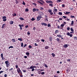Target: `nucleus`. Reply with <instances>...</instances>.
<instances>
[{"mask_svg": "<svg viewBox=\"0 0 77 77\" xmlns=\"http://www.w3.org/2000/svg\"><path fill=\"white\" fill-rule=\"evenodd\" d=\"M5 63L6 64V66L7 68H8L9 66H10V63L8 61H6L5 62Z\"/></svg>", "mask_w": 77, "mask_h": 77, "instance_id": "obj_1", "label": "nucleus"}, {"mask_svg": "<svg viewBox=\"0 0 77 77\" xmlns=\"http://www.w3.org/2000/svg\"><path fill=\"white\" fill-rule=\"evenodd\" d=\"M17 71L19 74V73H20V74L22 75V74H23V73H22V72L21 71V70L20 68H18L17 70Z\"/></svg>", "mask_w": 77, "mask_h": 77, "instance_id": "obj_2", "label": "nucleus"}, {"mask_svg": "<svg viewBox=\"0 0 77 77\" xmlns=\"http://www.w3.org/2000/svg\"><path fill=\"white\" fill-rule=\"evenodd\" d=\"M1 57H2V59L3 60H5V57H3V54L2 53L1 54Z\"/></svg>", "mask_w": 77, "mask_h": 77, "instance_id": "obj_3", "label": "nucleus"}, {"mask_svg": "<svg viewBox=\"0 0 77 77\" xmlns=\"http://www.w3.org/2000/svg\"><path fill=\"white\" fill-rule=\"evenodd\" d=\"M46 2L47 3H53L51 1H46Z\"/></svg>", "mask_w": 77, "mask_h": 77, "instance_id": "obj_4", "label": "nucleus"}, {"mask_svg": "<svg viewBox=\"0 0 77 77\" xmlns=\"http://www.w3.org/2000/svg\"><path fill=\"white\" fill-rule=\"evenodd\" d=\"M41 20V17L39 16H38L37 17V21H39Z\"/></svg>", "mask_w": 77, "mask_h": 77, "instance_id": "obj_5", "label": "nucleus"}, {"mask_svg": "<svg viewBox=\"0 0 77 77\" xmlns=\"http://www.w3.org/2000/svg\"><path fill=\"white\" fill-rule=\"evenodd\" d=\"M64 25H65V24H63L61 25L60 27V29H62L63 28V26H64Z\"/></svg>", "mask_w": 77, "mask_h": 77, "instance_id": "obj_6", "label": "nucleus"}, {"mask_svg": "<svg viewBox=\"0 0 77 77\" xmlns=\"http://www.w3.org/2000/svg\"><path fill=\"white\" fill-rule=\"evenodd\" d=\"M42 25H44V26H47V24L46 23H41Z\"/></svg>", "mask_w": 77, "mask_h": 77, "instance_id": "obj_7", "label": "nucleus"}, {"mask_svg": "<svg viewBox=\"0 0 77 77\" xmlns=\"http://www.w3.org/2000/svg\"><path fill=\"white\" fill-rule=\"evenodd\" d=\"M6 26V23H4L2 25V29H3L5 28V27Z\"/></svg>", "mask_w": 77, "mask_h": 77, "instance_id": "obj_8", "label": "nucleus"}, {"mask_svg": "<svg viewBox=\"0 0 77 77\" xmlns=\"http://www.w3.org/2000/svg\"><path fill=\"white\" fill-rule=\"evenodd\" d=\"M68 36H69L70 37H72V34H69V32H68Z\"/></svg>", "mask_w": 77, "mask_h": 77, "instance_id": "obj_9", "label": "nucleus"}, {"mask_svg": "<svg viewBox=\"0 0 77 77\" xmlns=\"http://www.w3.org/2000/svg\"><path fill=\"white\" fill-rule=\"evenodd\" d=\"M49 39L50 41H52L53 39V38L51 36L49 37Z\"/></svg>", "mask_w": 77, "mask_h": 77, "instance_id": "obj_10", "label": "nucleus"}, {"mask_svg": "<svg viewBox=\"0 0 77 77\" xmlns=\"http://www.w3.org/2000/svg\"><path fill=\"white\" fill-rule=\"evenodd\" d=\"M36 68V66H31L29 69H33V68Z\"/></svg>", "mask_w": 77, "mask_h": 77, "instance_id": "obj_11", "label": "nucleus"}, {"mask_svg": "<svg viewBox=\"0 0 77 77\" xmlns=\"http://www.w3.org/2000/svg\"><path fill=\"white\" fill-rule=\"evenodd\" d=\"M48 12H49V13H50L51 12H52V10L51 9H48Z\"/></svg>", "mask_w": 77, "mask_h": 77, "instance_id": "obj_12", "label": "nucleus"}, {"mask_svg": "<svg viewBox=\"0 0 77 77\" xmlns=\"http://www.w3.org/2000/svg\"><path fill=\"white\" fill-rule=\"evenodd\" d=\"M9 24H14V21H10L9 22Z\"/></svg>", "mask_w": 77, "mask_h": 77, "instance_id": "obj_13", "label": "nucleus"}, {"mask_svg": "<svg viewBox=\"0 0 77 77\" xmlns=\"http://www.w3.org/2000/svg\"><path fill=\"white\" fill-rule=\"evenodd\" d=\"M38 3H40V4H41L42 5H43V3H42L41 2H40L39 1H37Z\"/></svg>", "mask_w": 77, "mask_h": 77, "instance_id": "obj_14", "label": "nucleus"}, {"mask_svg": "<svg viewBox=\"0 0 77 77\" xmlns=\"http://www.w3.org/2000/svg\"><path fill=\"white\" fill-rule=\"evenodd\" d=\"M63 47H64V48H67V47H68V45L65 44L63 45Z\"/></svg>", "mask_w": 77, "mask_h": 77, "instance_id": "obj_15", "label": "nucleus"}, {"mask_svg": "<svg viewBox=\"0 0 77 77\" xmlns=\"http://www.w3.org/2000/svg\"><path fill=\"white\" fill-rule=\"evenodd\" d=\"M11 41L13 42H15V41H16V40H15V39H13L11 40Z\"/></svg>", "mask_w": 77, "mask_h": 77, "instance_id": "obj_16", "label": "nucleus"}, {"mask_svg": "<svg viewBox=\"0 0 77 77\" xmlns=\"http://www.w3.org/2000/svg\"><path fill=\"white\" fill-rule=\"evenodd\" d=\"M18 26H19V27H20V30H23V27H22V26H20V25H18Z\"/></svg>", "mask_w": 77, "mask_h": 77, "instance_id": "obj_17", "label": "nucleus"}, {"mask_svg": "<svg viewBox=\"0 0 77 77\" xmlns=\"http://www.w3.org/2000/svg\"><path fill=\"white\" fill-rule=\"evenodd\" d=\"M59 33V30H57L55 31V34H56V33Z\"/></svg>", "mask_w": 77, "mask_h": 77, "instance_id": "obj_18", "label": "nucleus"}, {"mask_svg": "<svg viewBox=\"0 0 77 77\" xmlns=\"http://www.w3.org/2000/svg\"><path fill=\"white\" fill-rule=\"evenodd\" d=\"M56 40L58 42H59L60 41V39L59 38H57L56 39Z\"/></svg>", "mask_w": 77, "mask_h": 77, "instance_id": "obj_19", "label": "nucleus"}, {"mask_svg": "<svg viewBox=\"0 0 77 77\" xmlns=\"http://www.w3.org/2000/svg\"><path fill=\"white\" fill-rule=\"evenodd\" d=\"M51 55L53 56L54 57L55 56H56V55H55V54H54V53H52L51 54Z\"/></svg>", "mask_w": 77, "mask_h": 77, "instance_id": "obj_20", "label": "nucleus"}, {"mask_svg": "<svg viewBox=\"0 0 77 77\" xmlns=\"http://www.w3.org/2000/svg\"><path fill=\"white\" fill-rule=\"evenodd\" d=\"M18 40H19V41H22L23 40L22 39V38H18Z\"/></svg>", "mask_w": 77, "mask_h": 77, "instance_id": "obj_21", "label": "nucleus"}, {"mask_svg": "<svg viewBox=\"0 0 77 77\" xmlns=\"http://www.w3.org/2000/svg\"><path fill=\"white\" fill-rule=\"evenodd\" d=\"M2 19H6V17L5 16H3L2 18Z\"/></svg>", "mask_w": 77, "mask_h": 77, "instance_id": "obj_22", "label": "nucleus"}, {"mask_svg": "<svg viewBox=\"0 0 77 77\" xmlns=\"http://www.w3.org/2000/svg\"><path fill=\"white\" fill-rule=\"evenodd\" d=\"M19 19L20 20H23V21L24 20V18H23V17H20Z\"/></svg>", "mask_w": 77, "mask_h": 77, "instance_id": "obj_23", "label": "nucleus"}, {"mask_svg": "<svg viewBox=\"0 0 77 77\" xmlns=\"http://www.w3.org/2000/svg\"><path fill=\"white\" fill-rule=\"evenodd\" d=\"M10 71L12 72V71H14V69L13 68H11L10 69Z\"/></svg>", "mask_w": 77, "mask_h": 77, "instance_id": "obj_24", "label": "nucleus"}, {"mask_svg": "<svg viewBox=\"0 0 77 77\" xmlns=\"http://www.w3.org/2000/svg\"><path fill=\"white\" fill-rule=\"evenodd\" d=\"M39 1L40 2H42V3H45V2H44V1L42 0H39Z\"/></svg>", "mask_w": 77, "mask_h": 77, "instance_id": "obj_25", "label": "nucleus"}, {"mask_svg": "<svg viewBox=\"0 0 77 77\" xmlns=\"http://www.w3.org/2000/svg\"><path fill=\"white\" fill-rule=\"evenodd\" d=\"M74 39L75 40H77V36L74 37Z\"/></svg>", "mask_w": 77, "mask_h": 77, "instance_id": "obj_26", "label": "nucleus"}, {"mask_svg": "<svg viewBox=\"0 0 77 77\" xmlns=\"http://www.w3.org/2000/svg\"><path fill=\"white\" fill-rule=\"evenodd\" d=\"M48 27H51V25L50 23H48Z\"/></svg>", "mask_w": 77, "mask_h": 77, "instance_id": "obj_27", "label": "nucleus"}, {"mask_svg": "<svg viewBox=\"0 0 77 77\" xmlns=\"http://www.w3.org/2000/svg\"><path fill=\"white\" fill-rule=\"evenodd\" d=\"M25 11H26V12H28V11H29V9H28V8H26L25 9Z\"/></svg>", "mask_w": 77, "mask_h": 77, "instance_id": "obj_28", "label": "nucleus"}, {"mask_svg": "<svg viewBox=\"0 0 77 77\" xmlns=\"http://www.w3.org/2000/svg\"><path fill=\"white\" fill-rule=\"evenodd\" d=\"M31 20H32V21H35V19L34 18L32 17L31 19Z\"/></svg>", "mask_w": 77, "mask_h": 77, "instance_id": "obj_29", "label": "nucleus"}, {"mask_svg": "<svg viewBox=\"0 0 77 77\" xmlns=\"http://www.w3.org/2000/svg\"><path fill=\"white\" fill-rule=\"evenodd\" d=\"M58 14L59 15H62V13L61 12H59L58 13Z\"/></svg>", "mask_w": 77, "mask_h": 77, "instance_id": "obj_30", "label": "nucleus"}, {"mask_svg": "<svg viewBox=\"0 0 77 77\" xmlns=\"http://www.w3.org/2000/svg\"><path fill=\"white\" fill-rule=\"evenodd\" d=\"M48 46H46L45 47V49H48Z\"/></svg>", "mask_w": 77, "mask_h": 77, "instance_id": "obj_31", "label": "nucleus"}, {"mask_svg": "<svg viewBox=\"0 0 77 77\" xmlns=\"http://www.w3.org/2000/svg\"><path fill=\"white\" fill-rule=\"evenodd\" d=\"M3 21H7V19H3Z\"/></svg>", "mask_w": 77, "mask_h": 77, "instance_id": "obj_32", "label": "nucleus"}, {"mask_svg": "<svg viewBox=\"0 0 77 77\" xmlns=\"http://www.w3.org/2000/svg\"><path fill=\"white\" fill-rule=\"evenodd\" d=\"M29 48H32V46H31V45H29Z\"/></svg>", "mask_w": 77, "mask_h": 77, "instance_id": "obj_33", "label": "nucleus"}, {"mask_svg": "<svg viewBox=\"0 0 77 77\" xmlns=\"http://www.w3.org/2000/svg\"><path fill=\"white\" fill-rule=\"evenodd\" d=\"M27 35H30V32L29 31H28L27 32Z\"/></svg>", "mask_w": 77, "mask_h": 77, "instance_id": "obj_34", "label": "nucleus"}, {"mask_svg": "<svg viewBox=\"0 0 77 77\" xmlns=\"http://www.w3.org/2000/svg\"><path fill=\"white\" fill-rule=\"evenodd\" d=\"M74 24V21H72L71 23V25H73Z\"/></svg>", "mask_w": 77, "mask_h": 77, "instance_id": "obj_35", "label": "nucleus"}, {"mask_svg": "<svg viewBox=\"0 0 77 77\" xmlns=\"http://www.w3.org/2000/svg\"><path fill=\"white\" fill-rule=\"evenodd\" d=\"M36 29V27H34L33 28V30H34V31H35V29Z\"/></svg>", "mask_w": 77, "mask_h": 77, "instance_id": "obj_36", "label": "nucleus"}, {"mask_svg": "<svg viewBox=\"0 0 77 77\" xmlns=\"http://www.w3.org/2000/svg\"><path fill=\"white\" fill-rule=\"evenodd\" d=\"M13 47L12 46H10L8 48L9 49H10L11 48H13Z\"/></svg>", "mask_w": 77, "mask_h": 77, "instance_id": "obj_37", "label": "nucleus"}, {"mask_svg": "<svg viewBox=\"0 0 77 77\" xmlns=\"http://www.w3.org/2000/svg\"><path fill=\"white\" fill-rule=\"evenodd\" d=\"M57 36L58 37H60V38H61V35H57Z\"/></svg>", "mask_w": 77, "mask_h": 77, "instance_id": "obj_38", "label": "nucleus"}, {"mask_svg": "<svg viewBox=\"0 0 77 77\" xmlns=\"http://www.w3.org/2000/svg\"><path fill=\"white\" fill-rule=\"evenodd\" d=\"M32 11L33 12H35V11H36V9L35 8H33L32 10Z\"/></svg>", "mask_w": 77, "mask_h": 77, "instance_id": "obj_39", "label": "nucleus"}, {"mask_svg": "<svg viewBox=\"0 0 77 77\" xmlns=\"http://www.w3.org/2000/svg\"><path fill=\"white\" fill-rule=\"evenodd\" d=\"M30 54V53L29 52H26V55H29Z\"/></svg>", "mask_w": 77, "mask_h": 77, "instance_id": "obj_40", "label": "nucleus"}, {"mask_svg": "<svg viewBox=\"0 0 77 77\" xmlns=\"http://www.w3.org/2000/svg\"><path fill=\"white\" fill-rule=\"evenodd\" d=\"M36 41L37 42H40V40H39V39H37Z\"/></svg>", "mask_w": 77, "mask_h": 77, "instance_id": "obj_41", "label": "nucleus"}, {"mask_svg": "<svg viewBox=\"0 0 77 77\" xmlns=\"http://www.w3.org/2000/svg\"><path fill=\"white\" fill-rule=\"evenodd\" d=\"M71 18H75V17H74V16L72 15L70 17Z\"/></svg>", "mask_w": 77, "mask_h": 77, "instance_id": "obj_42", "label": "nucleus"}, {"mask_svg": "<svg viewBox=\"0 0 77 77\" xmlns=\"http://www.w3.org/2000/svg\"><path fill=\"white\" fill-rule=\"evenodd\" d=\"M22 4L23 5H26V3H25V2H24L23 1V3H22Z\"/></svg>", "mask_w": 77, "mask_h": 77, "instance_id": "obj_43", "label": "nucleus"}, {"mask_svg": "<svg viewBox=\"0 0 77 77\" xmlns=\"http://www.w3.org/2000/svg\"><path fill=\"white\" fill-rule=\"evenodd\" d=\"M70 30L72 31V32H74V29L72 28L70 29Z\"/></svg>", "mask_w": 77, "mask_h": 77, "instance_id": "obj_44", "label": "nucleus"}, {"mask_svg": "<svg viewBox=\"0 0 77 77\" xmlns=\"http://www.w3.org/2000/svg\"><path fill=\"white\" fill-rule=\"evenodd\" d=\"M61 2V0H57V3H58V2Z\"/></svg>", "mask_w": 77, "mask_h": 77, "instance_id": "obj_45", "label": "nucleus"}, {"mask_svg": "<svg viewBox=\"0 0 77 77\" xmlns=\"http://www.w3.org/2000/svg\"><path fill=\"white\" fill-rule=\"evenodd\" d=\"M45 73V72H42L41 74L42 75H44Z\"/></svg>", "mask_w": 77, "mask_h": 77, "instance_id": "obj_46", "label": "nucleus"}, {"mask_svg": "<svg viewBox=\"0 0 77 77\" xmlns=\"http://www.w3.org/2000/svg\"><path fill=\"white\" fill-rule=\"evenodd\" d=\"M16 15H17V14L15 13H14L13 15V16H16Z\"/></svg>", "mask_w": 77, "mask_h": 77, "instance_id": "obj_47", "label": "nucleus"}, {"mask_svg": "<svg viewBox=\"0 0 77 77\" xmlns=\"http://www.w3.org/2000/svg\"><path fill=\"white\" fill-rule=\"evenodd\" d=\"M41 41L42 42H44V41H45V40L44 39H41Z\"/></svg>", "mask_w": 77, "mask_h": 77, "instance_id": "obj_48", "label": "nucleus"}, {"mask_svg": "<svg viewBox=\"0 0 77 77\" xmlns=\"http://www.w3.org/2000/svg\"><path fill=\"white\" fill-rule=\"evenodd\" d=\"M15 2H16V4H18V1H17V0L16 1H15Z\"/></svg>", "mask_w": 77, "mask_h": 77, "instance_id": "obj_49", "label": "nucleus"}, {"mask_svg": "<svg viewBox=\"0 0 77 77\" xmlns=\"http://www.w3.org/2000/svg\"><path fill=\"white\" fill-rule=\"evenodd\" d=\"M62 18H66V16H63Z\"/></svg>", "mask_w": 77, "mask_h": 77, "instance_id": "obj_50", "label": "nucleus"}, {"mask_svg": "<svg viewBox=\"0 0 77 77\" xmlns=\"http://www.w3.org/2000/svg\"><path fill=\"white\" fill-rule=\"evenodd\" d=\"M40 10L43 11V10H44V8H43L42 7H41L40 8Z\"/></svg>", "mask_w": 77, "mask_h": 77, "instance_id": "obj_51", "label": "nucleus"}, {"mask_svg": "<svg viewBox=\"0 0 77 77\" xmlns=\"http://www.w3.org/2000/svg\"><path fill=\"white\" fill-rule=\"evenodd\" d=\"M34 45H35V46H38V45H37V44H36V43H34Z\"/></svg>", "mask_w": 77, "mask_h": 77, "instance_id": "obj_52", "label": "nucleus"}, {"mask_svg": "<svg viewBox=\"0 0 77 77\" xmlns=\"http://www.w3.org/2000/svg\"><path fill=\"white\" fill-rule=\"evenodd\" d=\"M69 9H70V10H71V11H72V10L73 9V8H72L71 7H70Z\"/></svg>", "mask_w": 77, "mask_h": 77, "instance_id": "obj_53", "label": "nucleus"}, {"mask_svg": "<svg viewBox=\"0 0 77 77\" xmlns=\"http://www.w3.org/2000/svg\"><path fill=\"white\" fill-rule=\"evenodd\" d=\"M54 11L55 12H56L57 11V10L56 9H54Z\"/></svg>", "mask_w": 77, "mask_h": 77, "instance_id": "obj_54", "label": "nucleus"}, {"mask_svg": "<svg viewBox=\"0 0 77 77\" xmlns=\"http://www.w3.org/2000/svg\"><path fill=\"white\" fill-rule=\"evenodd\" d=\"M21 47H23V43H21Z\"/></svg>", "mask_w": 77, "mask_h": 77, "instance_id": "obj_55", "label": "nucleus"}, {"mask_svg": "<svg viewBox=\"0 0 77 77\" xmlns=\"http://www.w3.org/2000/svg\"><path fill=\"white\" fill-rule=\"evenodd\" d=\"M57 28L58 29H60V26L58 25L57 26Z\"/></svg>", "mask_w": 77, "mask_h": 77, "instance_id": "obj_56", "label": "nucleus"}, {"mask_svg": "<svg viewBox=\"0 0 77 77\" xmlns=\"http://www.w3.org/2000/svg\"><path fill=\"white\" fill-rule=\"evenodd\" d=\"M53 4H50L49 5V6H53Z\"/></svg>", "mask_w": 77, "mask_h": 77, "instance_id": "obj_57", "label": "nucleus"}, {"mask_svg": "<svg viewBox=\"0 0 77 77\" xmlns=\"http://www.w3.org/2000/svg\"><path fill=\"white\" fill-rule=\"evenodd\" d=\"M16 68L17 69L18 68V65H16L15 66Z\"/></svg>", "mask_w": 77, "mask_h": 77, "instance_id": "obj_58", "label": "nucleus"}, {"mask_svg": "<svg viewBox=\"0 0 77 77\" xmlns=\"http://www.w3.org/2000/svg\"><path fill=\"white\" fill-rule=\"evenodd\" d=\"M32 5H35V6H36V4L35 3H32Z\"/></svg>", "mask_w": 77, "mask_h": 77, "instance_id": "obj_59", "label": "nucleus"}, {"mask_svg": "<svg viewBox=\"0 0 77 77\" xmlns=\"http://www.w3.org/2000/svg\"><path fill=\"white\" fill-rule=\"evenodd\" d=\"M4 72V71H0V74H2V72Z\"/></svg>", "mask_w": 77, "mask_h": 77, "instance_id": "obj_60", "label": "nucleus"}, {"mask_svg": "<svg viewBox=\"0 0 77 77\" xmlns=\"http://www.w3.org/2000/svg\"><path fill=\"white\" fill-rule=\"evenodd\" d=\"M64 13L65 14H66V15H67L68 14V12L66 11V13L65 12H64Z\"/></svg>", "mask_w": 77, "mask_h": 77, "instance_id": "obj_61", "label": "nucleus"}, {"mask_svg": "<svg viewBox=\"0 0 77 77\" xmlns=\"http://www.w3.org/2000/svg\"><path fill=\"white\" fill-rule=\"evenodd\" d=\"M65 5L63 4L62 5V7H63V8H64V7H65Z\"/></svg>", "mask_w": 77, "mask_h": 77, "instance_id": "obj_62", "label": "nucleus"}, {"mask_svg": "<svg viewBox=\"0 0 77 77\" xmlns=\"http://www.w3.org/2000/svg\"><path fill=\"white\" fill-rule=\"evenodd\" d=\"M4 77H7V74H5L4 75Z\"/></svg>", "mask_w": 77, "mask_h": 77, "instance_id": "obj_63", "label": "nucleus"}, {"mask_svg": "<svg viewBox=\"0 0 77 77\" xmlns=\"http://www.w3.org/2000/svg\"><path fill=\"white\" fill-rule=\"evenodd\" d=\"M35 10H36L35 11H39V10L37 8H36Z\"/></svg>", "mask_w": 77, "mask_h": 77, "instance_id": "obj_64", "label": "nucleus"}]
</instances>
